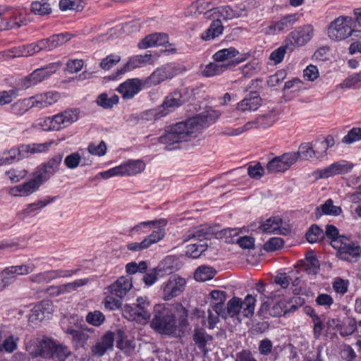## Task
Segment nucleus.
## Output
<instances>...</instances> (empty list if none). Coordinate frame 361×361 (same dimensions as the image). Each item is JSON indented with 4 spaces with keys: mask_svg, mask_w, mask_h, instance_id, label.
<instances>
[{
    "mask_svg": "<svg viewBox=\"0 0 361 361\" xmlns=\"http://www.w3.org/2000/svg\"><path fill=\"white\" fill-rule=\"evenodd\" d=\"M52 304L48 300L42 301L35 305L29 315V322L37 324L52 313Z\"/></svg>",
    "mask_w": 361,
    "mask_h": 361,
    "instance_id": "b1692460",
    "label": "nucleus"
},
{
    "mask_svg": "<svg viewBox=\"0 0 361 361\" xmlns=\"http://www.w3.org/2000/svg\"><path fill=\"white\" fill-rule=\"evenodd\" d=\"M62 159L63 154H57L42 166L37 167L34 173L44 183L59 170Z\"/></svg>",
    "mask_w": 361,
    "mask_h": 361,
    "instance_id": "aec40b11",
    "label": "nucleus"
},
{
    "mask_svg": "<svg viewBox=\"0 0 361 361\" xmlns=\"http://www.w3.org/2000/svg\"><path fill=\"white\" fill-rule=\"evenodd\" d=\"M123 316L128 320L147 323L151 317L150 302L147 297H138L135 305H125Z\"/></svg>",
    "mask_w": 361,
    "mask_h": 361,
    "instance_id": "20e7f679",
    "label": "nucleus"
},
{
    "mask_svg": "<svg viewBox=\"0 0 361 361\" xmlns=\"http://www.w3.org/2000/svg\"><path fill=\"white\" fill-rule=\"evenodd\" d=\"M236 13L234 6L226 5L216 7L214 9H210L207 11L204 14V18L227 20L237 18Z\"/></svg>",
    "mask_w": 361,
    "mask_h": 361,
    "instance_id": "c85d7f7f",
    "label": "nucleus"
},
{
    "mask_svg": "<svg viewBox=\"0 0 361 361\" xmlns=\"http://www.w3.org/2000/svg\"><path fill=\"white\" fill-rule=\"evenodd\" d=\"M80 111L77 109L64 110L53 116L56 131L68 128L79 119Z\"/></svg>",
    "mask_w": 361,
    "mask_h": 361,
    "instance_id": "4be33fe9",
    "label": "nucleus"
},
{
    "mask_svg": "<svg viewBox=\"0 0 361 361\" xmlns=\"http://www.w3.org/2000/svg\"><path fill=\"white\" fill-rule=\"evenodd\" d=\"M54 269L32 274L30 276V281L35 283H47L54 280Z\"/></svg>",
    "mask_w": 361,
    "mask_h": 361,
    "instance_id": "6e6d98bb",
    "label": "nucleus"
},
{
    "mask_svg": "<svg viewBox=\"0 0 361 361\" xmlns=\"http://www.w3.org/2000/svg\"><path fill=\"white\" fill-rule=\"evenodd\" d=\"M226 70V65L214 61V62H211L202 68V74L205 77H214L221 75Z\"/></svg>",
    "mask_w": 361,
    "mask_h": 361,
    "instance_id": "a18cd8bd",
    "label": "nucleus"
},
{
    "mask_svg": "<svg viewBox=\"0 0 361 361\" xmlns=\"http://www.w3.org/2000/svg\"><path fill=\"white\" fill-rule=\"evenodd\" d=\"M159 55L157 52L147 51L145 54L135 55L129 58L125 65L118 71L119 75L142 67L147 64L154 65L158 61Z\"/></svg>",
    "mask_w": 361,
    "mask_h": 361,
    "instance_id": "dca6fc26",
    "label": "nucleus"
},
{
    "mask_svg": "<svg viewBox=\"0 0 361 361\" xmlns=\"http://www.w3.org/2000/svg\"><path fill=\"white\" fill-rule=\"evenodd\" d=\"M30 98L32 108L42 109L56 103L60 99V94L56 91H49L37 94Z\"/></svg>",
    "mask_w": 361,
    "mask_h": 361,
    "instance_id": "5701e85b",
    "label": "nucleus"
},
{
    "mask_svg": "<svg viewBox=\"0 0 361 361\" xmlns=\"http://www.w3.org/2000/svg\"><path fill=\"white\" fill-rule=\"evenodd\" d=\"M297 156V160H310L314 157H319V152L313 149L310 142L302 143L298 148V152H294Z\"/></svg>",
    "mask_w": 361,
    "mask_h": 361,
    "instance_id": "a19ab883",
    "label": "nucleus"
},
{
    "mask_svg": "<svg viewBox=\"0 0 361 361\" xmlns=\"http://www.w3.org/2000/svg\"><path fill=\"white\" fill-rule=\"evenodd\" d=\"M90 281V279L84 278L76 279L72 282L67 283L64 285L56 288L58 294H63L75 290L80 287L84 286Z\"/></svg>",
    "mask_w": 361,
    "mask_h": 361,
    "instance_id": "de8ad7c7",
    "label": "nucleus"
},
{
    "mask_svg": "<svg viewBox=\"0 0 361 361\" xmlns=\"http://www.w3.org/2000/svg\"><path fill=\"white\" fill-rule=\"evenodd\" d=\"M163 270L161 265L159 264L155 268L149 269L143 276V281L147 286L154 284L158 280V274Z\"/></svg>",
    "mask_w": 361,
    "mask_h": 361,
    "instance_id": "bf43d9fd",
    "label": "nucleus"
},
{
    "mask_svg": "<svg viewBox=\"0 0 361 361\" xmlns=\"http://www.w3.org/2000/svg\"><path fill=\"white\" fill-rule=\"evenodd\" d=\"M297 161V156L294 152L284 153L270 160L266 170L269 173L285 172Z\"/></svg>",
    "mask_w": 361,
    "mask_h": 361,
    "instance_id": "6ab92c4d",
    "label": "nucleus"
},
{
    "mask_svg": "<svg viewBox=\"0 0 361 361\" xmlns=\"http://www.w3.org/2000/svg\"><path fill=\"white\" fill-rule=\"evenodd\" d=\"M216 0H197L193 2L188 8V12L191 15L197 16L198 14H203V17L204 18V14L207 11L210 9H214L213 8V5Z\"/></svg>",
    "mask_w": 361,
    "mask_h": 361,
    "instance_id": "e433bc0d",
    "label": "nucleus"
},
{
    "mask_svg": "<svg viewBox=\"0 0 361 361\" xmlns=\"http://www.w3.org/2000/svg\"><path fill=\"white\" fill-rule=\"evenodd\" d=\"M31 11L38 16L49 15L51 12V7L47 0L35 1L31 4Z\"/></svg>",
    "mask_w": 361,
    "mask_h": 361,
    "instance_id": "09e8293b",
    "label": "nucleus"
},
{
    "mask_svg": "<svg viewBox=\"0 0 361 361\" xmlns=\"http://www.w3.org/2000/svg\"><path fill=\"white\" fill-rule=\"evenodd\" d=\"M132 287L133 283L131 278L128 276H121L108 287V290L109 293L115 295L116 297L122 298Z\"/></svg>",
    "mask_w": 361,
    "mask_h": 361,
    "instance_id": "7c9ffc66",
    "label": "nucleus"
},
{
    "mask_svg": "<svg viewBox=\"0 0 361 361\" xmlns=\"http://www.w3.org/2000/svg\"><path fill=\"white\" fill-rule=\"evenodd\" d=\"M181 71V68L175 63H168L156 68L151 75L146 78V83L149 87L160 84L161 82L171 79Z\"/></svg>",
    "mask_w": 361,
    "mask_h": 361,
    "instance_id": "4468645a",
    "label": "nucleus"
},
{
    "mask_svg": "<svg viewBox=\"0 0 361 361\" xmlns=\"http://www.w3.org/2000/svg\"><path fill=\"white\" fill-rule=\"evenodd\" d=\"M185 98L179 91H174L169 94L164 99L163 104L160 106L166 113V116L171 111H174L176 108L180 106L185 102Z\"/></svg>",
    "mask_w": 361,
    "mask_h": 361,
    "instance_id": "72a5a7b5",
    "label": "nucleus"
},
{
    "mask_svg": "<svg viewBox=\"0 0 361 361\" xmlns=\"http://www.w3.org/2000/svg\"><path fill=\"white\" fill-rule=\"evenodd\" d=\"M305 269L309 274H316L319 269L318 259L313 255H307L305 258Z\"/></svg>",
    "mask_w": 361,
    "mask_h": 361,
    "instance_id": "e2e57ef3",
    "label": "nucleus"
},
{
    "mask_svg": "<svg viewBox=\"0 0 361 361\" xmlns=\"http://www.w3.org/2000/svg\"><path fill=\"white\" fill-rule=\"evenodd\" d=\"M87 151L92 155L102 157L106 152V145L104 141L91 142L88 145Z\"/></svg>",
    "mask_w": 361,
    "mask_h": 361,
    "instance_id": "0e129e2a",
    "label": "nucleus"
},
{
    "mask_svg": "<svg viewBox=\"0 0 361 361\" xmlns=\"http://www.w3.org/2000/svg\"><path fill=\"white\" fill-rule=\"evenodd\" d=\"M315 35V29L311 24L298 26L292 30L286 37V40L293 50L302 47L309 43Z\"/></svg>",
    "mask_w": 361,
    "mask_h": 361,
    "instance_id": "423d86ee",
    "label": "nucleus"
},
{
    "mask_svg": "<svg viewBox=\"0 0 361 361\" xmlns=\"http://www.w3.org/2000/svg\"><path fill=\"white\" fill-rule=\"evenodd\" d=\"M16 147L4 151L0 154V166L11 164L15 161H20Z\"/></svg>",
    "mask_w": 361,
    "mask_h": 361,
    "instance_id": "864d4df0",
    "label": "nucleus"
},
{
    "mask_svg": "<svg viewBox=\"0 0 361 361\" xmlns=\"http://www.w3.org/2000/svg\"><path fill=\"white\" fill-rule=\"evenodd\" d=\"M212 336L207 334L203 329H195L193 334V341L198 348L206 353V345L212 340Z\"/></svg>",
    "mask_w": 361,
    "mask_h": 361,
    "instance_id": "c03bdc74",
    "label": "nucleus"
},
{
    "mask_svg": "<svg viewBox=\"0 0 361 361\" xmlns=\"http://www.w3.org/2000/svg\"><path fill=\"white\" fill-rule=\"evenodd\" d=\"M86 322L94 326H99L105 320V317L100 311L94 310L87 313L85 317Z\"/></svg>",
    "mask_w": 361,
    "mask_h": 361,
    "instance_id": "680f3d73",
    "label": "nucleus"
},
{
    "mask_svg": "<svg viewBox=\"0 0 361 361\" xmlns=\"http://www.w3.org/2000/svg\"><path fill=\"white\" fill-rule=\"evenodd\" d=\"M207 248L205 243H192L187 246L186 255L192 258L199 257Z\"/></svg>",
    "mask_w": 361,
    "mask_h": 361,
    "instance_id": "13d9d810",
    "label": "nucleus"
},
{
    "mask_svg": "<svg viewBox=\"0 0 361 361\" xmlns=\"http://www.w3.org/2000/svg\"><path fill=\"white\" fill-rule=\"evenodd\" d=\"M169 37L165 33H153L147 35L138 44L140 49H145L152 47L163 46L168 42Z\"/></svg>",
    "mask_w": 361,
    "mask_h": 361,
    "instance_id": "2f4dec72",
    "label": "nucleus"
},
{
    "mask_svg": "<svg viewBox=\"0 0 361 361\" xmlns=\"http://www.w3.org/2000/svg\"><path fill=\"white\" fill-rule=\"evenodd\" d=\"M6 175L13 183H18L27 175V171L23 169H11L6 172Z\"/></svg>",
    "mask_w": 361,
    "mask_h": 361,
    "instance_id": "338daca9",
    "label": "nucleus"
},
{
    "mask_svg": "<svg viewBox=\"0 0 361 361\" xmlns=\"http://www.w3.org/2000/svg\"><path fill=\"white\" fill-rule=\"evenodd\" d=\"M297 13L286 15L277 20L266 21L261 24L260 32L266 35H277L289 30L298 21Z\"/></svg>",
    "mask_w": 361,
    "mask_h": 361,
    "instance_id": "39448f33",
    "label": "nucleus"
},
{
    "mask_svg": "<svg viewBox=\"0 0 361 361\" xmlns=\"http://www.w3.org/2000/svg\"><path fill=\"white\" fill-rule=\"evenodd\" d=\"M61 65L62 63L61 62H54L51 63L43 68L36 69L28 76L21 80V87L23 89H27L30 87L41 82L54 74L61 66Z\"/></svg>",
    "mask_w": 361,
    "mask_h": 361,
    "instance_id": "f8f14e48",
    "label": "nucleus"
},
{
    "mask_svg": "<svg viewBox=\"0 0 361 361\" xmlns=\"http://www.w3.org/2000/svg\"><path fill=\"white\" fill-rule=\"evenodd\" d=\"M25 11L22 8H5L4 16V27L12 28L20 27L25 20L24 14Z\"/></svg>",
    "mask_w": 361,
    "mask_h": 361,
    "instance_id": "a878e982",
    "label": "nucleus"
},
{
    "mask_svg": "<svg viewBox=\"0 0 361 361\" xmlns=\"http://www.w3.org/2000/svg\"><path fill=\"white\" fill-rule=\"evenodd\" d=\"M166 224L167 221L164 219H160L159 220L154 221H142L132 228L131 232H136L138 233L145 232L143 230L147 226H153L155 229L150 235L144 238L146 244L149 247L150 245L159 242L164 238L165 235L164 228L166 226Z\"/></svg>",
    "mask_w": 361,
    "mask_h": 361,
    "instance_id": "9d476101",
    "label": "nucleus"
},
{
    "mask_svg": "<svg viewBox=\"0 0 361 361\" xmlns=\"http://www.w3.org/2000/svg\"><path fill=\"white\" fill-rule=\"evenodd\" d=\"M354 164L346 160H340L332 163L326 167L317 169L312 173L317 179L328 178L334 176L345 174L352 171Z\"/></svg>",
    "mask_w": 361,
    "mask_h": 361,
    "instance_id": "2eb2a0df",
    "label": "nucleus"
},
{
    "mask_svg": "<svg viewBox=\"0 0 361 361\" xmlns=\"http://www.w3.org/2000/svg\"><path fill=\"white\" fill-rule=\"evenodd\" d=\"M220 116L218 111L209 109L193 117L169 126L165 133L157 138L167 150H173L178 144L195 139L201 131L214 123Z\"/></svg>",
    "mask_w": 361,
    "mask_h": 361,
    "instance_id": "f257e3e1",
    "label": "nucleus"
},
{
    "mask_svg": "<svg viewBox=\"0 0 361 361\" xmlns=\"http://www.w3.org/2000/svg\"><path fill=\"white\" fill-rule=\"evenodd\" d=\"M224 30V26L221 21L219 19H215L209 27L202 34V38L204 40H211L221 35Z\"/></svg>",
    "mask_w": 361,
    "mask_h": 361,
    "instance_id": "37998d69",
    "label": "nucleus"
},
{
    "mask_svg": "<svg viewBox=\"0 0 361 361\" xmlns=\"http://www.w3.org/2000/svg\"><path fill=\"white\" fill-rule=\"evenodd\" d=\"M83 154H80L78 152H73L67 155L64 159L65 166L69 169H76L81 161V157Z\"/></svg>",
    "mask_w": 361,
    "mask_h": 361,
    "instance_id": "69168bd1",
    "label": "nucleus"
},
{
    "mask_svg": "<svg viewBox=\"0 0 361 361\" xmlns=\"http://www.w3.org/2000/svg\"><path fill=\"white\" fill-rule=\"evenodd\" d=\"M145 163L141 159H129L120 164L122 176H131L142 173Z\"/></svg>",
    "mask_w": 361,
    "mask_h": 361,
    "instance_id": "473e14b6",
    "label": "nucleus"
},
{
    "mask_svg": "<svg viewBox=\"0 0 361 361\" xmlns=\"http://www.w3.org/2000/svg\"><path fill=\"white\" fill-rule=\"evenodd\" d=\"M62 329L63 331L72 336V341L77 348L84 347L90 338L89 335L82 331L74 329L73 327H66L62 323Z\"/></svg>",
    "mask_w": 361,
    "mask_h": 361,
    "instance_id": "c9c22d12",
    "label": "nucleus"
},
{
    "mask_svg": "<svg viewBox=\"0 0 361 361\" xmlns=\"http://www.w3.org/2000/svg\"><path fill=\"white\" fill-rule=\"evenodd\" d=\"M287 50L293 51V49L290 48V46L288 45L286 40H285L284 45L278 47L271 53L269 59L275 64L280 63L283 60Z\"/></svg>",
    "mask_w": 361,
    "mask_h": 361,
    "instance_id": "5fc2aeb1",
    "label": "nucleus"
},
{
    "mask_svg": "<svg viewBox=\"0 0 361 361\" xmlns=\"http://www.w3.org/2000/svg\"><path fill=\"white\" fill-rule=\"evenodd\" d=\"M249 56L247 53L240 54L235 48L231 47L216 51L213 55V59L216 62L226 65L228 69L245 61Z\"/></svg>",
    "mask_w": 361,
    "mask_h": 361,
    "instance_id": "ddd939ff",
    "label": "nucleus"
},
{
    "mask_svg": "<svg viewBox=\"0 0 361 361\" xmlns=\"http://www.w3.org/2000/svg\"><path fill=\"white\" fill-rule=\"evenodd\" d=\"M349 282L348 280H344L341 278H336L332 283V288L336 294L341 296L343 295L348 292Z\"/></svg>",
    "mask_w": 361,
    "mask_h": 361,
    "instance_id": "774afa93",
    "label": "nucleus"
},
{
    "mask_svg": "<svg viewBox=\"0 0 361 361\" xmlns=\"http://www.w3.org/2000/svg\"><path fill=\"white\" fill-rule=\"evenodd\" d=\"M332 247L338 251V257L343 260L355 262L360 256V247L347 237L333 240Z\"/></svg>",
    "mask_w": 361,
    "mask_h": 361,
    "instance_id": "6e6552de",
    "label": "nucleus"
},
{
    "mask_svg": "<svg viewBox=\"0 0 361 361\" xmlns=\"http://www.w3.org/2000/svg\"><path fill=\"white\" fill-rule=\"evenodd\" d=\"M72 35L68 32L54 35L49 38L44 39L46 51L52 50L63 45L71 39Z\"/></svg>",
    "mask_w": 361,
    "mask_h": 361,
    "instance_id": "4c0bfd02",
    "label": "nucleus"
},
{
    "mask_svg": "<svg viewBox=\"0 0 361 361\" xmlns=\"http://www.w3.org/2000/svg\"><path fill=\"white\" fill-rule=\"evenodd\" d=\"M114 334L111 331H106L97 342L91 348V352L94 357H102L107 351L113 349Z\"/></svg>",
    "mask_w": 361,
    "mask_h": 361,
    "instance_id": "393cba45",
    "label": "nucleus"
},
{
    "mask_svg": "<svg viewBox=\"0 0 361 361\" xmlns=\"http://www.w3.org/2000/svg\"><path fill=\"white\" fill-rule=\"evenodd\" d=\"M261 104L260 97L256 92H252L237 104L235 111L242 113L255 111L259 108Z\"/></svg>",
    "mask_w": 361,
    "mask_h": 361,
    "instance_id": "c756f323",
    "label": "nucleus"
},
{
    "mask_svg": "<svg viewBox=\"0 0 361 361\" xmlns=\"http://www.w3.org/2000/svg\"><path fill=\"white\" fill-rule=\"evenodd\" d=\"M149 88L146 83V78L142 80L138 78L128 79L121 83L116 88L123 99L128 100L133 98L142 90Z\"/></svg>",
    "mask_w": 361,
    "mask_h": 361,
    "instance_id": "f3484780",
    "label": "nucleus"
},
{
    "mask_svg": "<svg viewBox=\"0 0 361 361\" xmlns=\"http://www.w3.org/2000/svg\"><path fill=\"white\" fill-rule=\"evenodd\" d=\"M54 200V197H46L44 199L27 204L26 207L18 214L19 219L24 220L36 216L44 207L53 202Z\"/></svg>",
    "mask_w": 361,
    "mask_h": 361,
    "instance_id": "bb28decb",
    "label": "nucleus"
},
{
    "mask_svg": "<svg viewBox=\"0 0 361 361\" xmlns=\"http://www.w3.org/2000/svg\"><path fill=\"white\" fill-rule=\"evenodd\" d=\"M53 142L43 143L23 144L16 147L20 159L29 157L30 154L42 153L49 150Z\"/></svg>",
    "mask_w": 361,
    "mask_h": 361,
    "instance_id": "cd10ccee",
    "label": "nucleus"
},
{
    "mask_svg": "<svg viewBox=\"0 0 361 361\" xmlns=\"http://www.w3.org/2000/svg\"><path fill=\"white\" fill-rule=\"evenodd\" d=\"M32 108L30 97L20 99L13 103L10 106V112L17 116H22Z\"/></svg>",
    "mask_w": 361,
    "mask_h": 361,
    "instance_id": "ea45409f",
    "label": "nucleus"
},
{
    "mask_svg": "<svg viewBox=\"0 0 361 361\" xmlns=\"http://www.w3.org/2000/svg\"><path fill=\"white\" fill-rule=\"evenodd\" d=\"M256 301V298L252 295H247L243 300L233 297L227 303L226 313L233 317L242 311L244 317H250L254 314Z\"/></svg>",
    "mask_w": 361,
    "mask_h": 361,
    "instance_id": "1a4fd4ad",
    "label": "nucleus"
},
{
    "mask_svg": "<svg viewBox=\"0 0 361 361\" xmlns=\"http://www.w3.org/2000/svg\"><path fill=\"white\" fill-rule=\"evenodd\" d=\"M341 212L342 209L340 207L334 205L333 200L328 199L324 204L317 208V216H338Z\"/></svg>",
    "mask_w": 361,
    "mask_h": 361,
    "instance_id": "79ce46f5",
    "label": "nucleus"
},
{
    "mask_svg": "<svg viewBox=\"0 0 361 361\" xmlns=\"http://www.w3.org/2000/svg\"><path fill=\"white\" fill-rule=\"evenodd\" d=\"M216 271L211 267L202 266L195 271L194 277L197 281H206L214 277Z\"/></svg>",
    "mask_w": 361,
    "mask_h": 361,
    "instance_id": "603ef678",
    "label": "nucleus"
},
{
    "mask_svg": "<svg viewBox=\"0 0 361 361\" xmlns=\"http://www.w3.org/2000/svg\"><path fill=\"white\" fill-rule=\"evenodd\" d=\"M181 318L177 324L173 314L169 308L164 305H156L154 306V317L153 318L151 326L161 334L174 335L178 329H183L187 325V310L181 307Z\"/></svg>",
    "mask_w": 361,
    "mask_h": 361,
    "instance_id": "f03ea898",
    "label": "nucleus"
},
{
    "mask_svg": "<svg viewBox=\"0 0 361 361\" xmlns=\"http://www.w3.org/2000/svg\"><path fill=\"white\" fill-rule=\"evenodd\" d=\"M354 19L348 16H340L330 23L327 28L329 37L339 42L348 39L356 30L354 29Z\"/></svg>",
    "mask_w": 361,
    "mask_h": 361,
    "instance_id": "7ed1b4c3",
    "label": "nucleus"
},
{
    "mask_svg": "<svg viewBox=\"0 0 361 361\" xmlns=\"http://www.w3.org/2000/svg\"><path fill=\"white\" fill-rule=\"evenodd\" d=\"M119 101V97L116 94L109 96L106 93L100 94L97 98V104L104 109H111Z\"/></svg>",
    "mask_w": 361,
    "mask_h": 361,
    "instance_id": "8fccbe9b",
    "label": "nucleus"
},
{
    "mask_svg": "<svg viewBox=\"0 0 361 361\" xmlns=\"http://www.w3.org/2000/svg\"><path fill=\"white\" fill-rule=\"evenodd\" d=\"M54 341L48 337L33 338L25 342V350L33 357L51 358L53 356Z\"/></svg>",
    "mask_w": 361,
    "mask_h": 361,
    "instance_id": "9b49d317",
    "label": "nucleus"
},
{
    "mask_svg": "<svg viewBox=\"0 0 361 361\" xmlns=\"http://www.w3.org/2000/svg\"><path fill=\"white\" fill-rule=\"evenodd\" d=\"M44 39L39 40L36 43H32L27 45H23V49L25 57L32 56L40 51H46Z\"/></svg>",
    "mask_w": 361,
    "mask_h": 361,
    "instance_id": "052dcab7",
    "label": "nucleus"
},
{
    "mask_svg": "<svg viewBox=\"0 0 361 361\" xmlns=\"http://www.w3.org/2000/svg\"><path fill=\"white\" fill-rule=\"evenodd\" d=\"M282 350L280 345L274 346L271 340L269 338L262 339L259 343L258 351L259 353L264 357L274 356V360L279 357V353Z\"/></svg>",
    "mask_w": 361,
    "mask_h": 361,
    "instance_id": "f704fd0d",
    "label": "nucleus"
},
{
    "mask_svg": "<svg viewBox=\"0 0 361 361\" xmlns=\"http://www.w3.org/2000/svg\"><path fill=\"white\" fill-rule=\"evenodd\" d=\"M267 118L265 117H257L253 121L247 122L244 126L243 128H238L236 130V133L234 135H239L245 130H248L252 128H267L273 125V121H270L269 123H265L264 120Z\"/></svg>",
    "mask_w": 361,
    "mask_h": 361,
    "instance_id": "3c124183",
    "label": "nucleus"
},
{
    "mask_svg": "<svg viewBox=\"0 0 361 361\" xmlns=\"http://www.w3.org/2000/svg\"><path fill=\"white\" fill-rule=\"evenodd\" d=\"M259 230L269 234L288 235L291 231V226L287 221L279 216H272L262 221Z\"/></svg>",
    "mask_w": 361,
    "mask_h": 361,
    "instance_id": "a211bd4d",
    "label": "nucleus"
},
{
    "mask_svg": "<svg viewBox=\"0 0 361 361\" xmlns=\"http://www.w3.org/2000/svg\"><path fill=\"white\" fill-rule=\"evenodd\" d=\"M42 184L33 173L32 178L30 180L11 188L8 193L13 197H27L36 192Z\"/></svg>",
    "mask_w": 361,
    "mask_h": 361,
    "instance_id": "412c9836",
    "label": "nucleus"
},
{
    "mask_svg": "<svg viewBox=\"0 0 361 361\" xmlns=\"http://www.w3.org/2000/svg\"><path fill=\"white\" fill-rule=\"evenodd\" d=\"M186 280L178 274L170 276L164 281L160 287L161 298L165 301H169L180 296L186 287Z\"/></svg>",
    "mask_w": 361,
    "mask_h": 361,
    "instance_id": "0eeeda50",
    "label": "nucleus"
},
{
    "mask_svg": "<svg viewBox=\"0 0 361 361\" xmlns=\"http://www.w3.org/2000/svg\"><path fill=\"white\" fill-rule=\"evenodd\" d=\"M18 337L0 332V351L11 353L18 348Z\"/></svg>",
    "mask_w": 361,
    "mask_h": 361,
    "instance_id": "58836bf2",
    "label": "nucleus"
},
{
    "mask_svg": "<svg viewBox=\"0 0 361 361\" xmlns=\"http://www.w3.org/2000/svg\"><path fill=\"white\" fill-rule=\"evenodd\" d=\"M324 233L322 229L318 226H312L306 233L307 240L310 243H315L323 239Z\"/></svg>",
    "mask_w": 361,
    "mask_h": 361,
    "instance_id": "4d7b16f0",
    "label": "nucleus"
},
{
    "mask_svg": "<svg viewBox=\"0 0 361 361\" xmlns=\"http://www.w3.org/2000/svg\"><path fill=\"white\" fill-rule=\"evenodd\" d=\"M53 116L39 118L33 122L32 127L43 131H56Z\"/></svg>",
    "mask_w": 361,
    "mask_h": 361,
    "instance_id": "49530a36",
    "label": "nucleus"
}]
</instances>
